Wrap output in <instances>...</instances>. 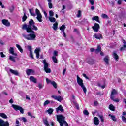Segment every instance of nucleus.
Segmentation results:
<instances>
[{
    "label": "nucleus",
    "mask_w": 126,
    "mask_h": 126,
    "mask_svg": "<svg viewBox=\"0 0 126 126\" xmlns=\"http://www.w3.org/2000/svg\"><path fill=\"white\" fill-rule=\"evenodd\" d=\"M53 28L54 30H58V22H55V23L53 24Z\"/></svg>",
    "instance_id": "30"
},
{
    "label": "nucleus",
    "mask_w": 126,
    "mask_h": 126,
    "mask_svg": "<svg viewBox=\"0 0 126 126\" xmlns=\"http://www.w3.org/2000/svg\"><path fill=\"white\" fill-rule=\"evenodd\" d=\"M29 10L30 13L31 15H32V16H35V13L32 12V9H29Z\"/></svg>",
    "instance_id": "49"
},
{
    "label": "nucleus",
    "mask_w": 126,
    "mask_h": 126,
    "mask_svg": "<svg viewBox=\"0 0 126 126\" xmlns=\"http://www.w3.org/2000/svg\"><path fill=\"white\" fill-rule=\"evenodd\" d=\"M50 103L51 102H50V100H47L44 102L43 106H47V105H49V104H50Z\"/></svg>",
    "instance_id": "44"
},
{
    "label": "nucleus",
    "mask_w": 126,
    "mask_h": 126,
    "mask_svg": "<svg viewBox=\"0 0 126 126\" xmlns=\"http://www.w3.org/2000/svg\"><path fill=\"white\" fill-rule=\"evenodd\" d=\"M53 99H54V100H56V101H58L59 102H62L63 101V97L61 96H56V95H52L51 96Z\"/></svg>",
    "instance_id": "9"
},
{
    "label": "nucleus",
    "mask_w": 126,
    "mask_h": 126,
    "mask_svg": "<svg viewBox=\"0 0 126 126\" xmlns=\"http://www.w3.org/2000/svg\"><path fill=\"white\" fill-rule=\"evenodd\" d=\"M0 56L1 58H5V55L3 54V52H0Z\"/></svg>",
    "instance_id": "60"
},
{
    "label": "nucleus",
    "mask_w": 126,
    "mask_h": 126,
    "mask_svg": "<svg viewBox=\"0 0 126 126\" xmlns=\"http://www.w3.org/2000/svg\"><path fill=\"white\" fill-rule=\"evenodd\" d=\"M94 36L95 39H98V40H101V39H103V36H102V34L100 33H95L94 34Z\"/></svg>",
    "instance_id": "17"
},
{
    "label": "nucleus",
    "mask_w": 126,
    "mask_h": 126,
    "mask_svg": "<svg viewBox=\"0 0 126 126\" xmlns=\"http://www.w3.org/2000/svg\"><path fill=\"white\" fill-rule=\"evenodd\" d=\"M0 126H9V123L8 121L4 122L0 119Z\"/></svg>",
    "instance_id": "7"
},
{
    "label": "nucleus",
    "mask_w": 126,
    "mask_h": 126,
    "mask_svg": "<svg viewBox=\"0 0 126 126\" xmlns=\"http://www.w3.org/2000/svg\"><path fill=\"white\" fill-rule=\"evenodd\" d=\"M83 114H84V115H85L86 116L89 115V112H88V111H87V110H84Z\"/></svg>",
    "instance_id": "51"
},
{
    "label": "nucleus",
    "mask_w": 126,
    "mask_h": 126,
    "mask_svg": "<svg viewBox=\"0 0 126 126\" xmlns=\"http://www.w3.org/2000/svg\"><path fill=\"white\" fill-rule=\"evenodd\" d=\"M9 71L10 72H11V73L14 74V75H18V74H19L17 70H13L12 69H9Z\"/></svg>",
    "instance_id": "18"
},
{
    "label": "nucleus",
    "mask_w": 126,
    "mask_h": 126,
    "mask_svg": "<svg viewBox=\"0 0 126 126\" xmlns=\"http://www.w3.org/2000/svg\"><path fill=\"white\" fill-rule=\"evenodd\" d=\"M0 116L4 119H7V116H6V115H5L4 113H0Z\"/></svg>",
    "instance_id": "42"
},
{
    "label": "nucleus",
    "mask_w": 126,
    "mask_h": 126,
    "mask_svg": "<svg viewBox=\"0 0 126 126\" xmlns=\"http://www.w3.org/2000/svg\"><path fill=\"white\" fill-rule=\"evenodd\" d=\"M97 116L99 118L101 122L102 123H104V121H105V119L104 118V116L101 114H98Z\"/></svg>",
    "instance_id": "24"
},
{
    "label": "nucleus",
    "mask_w": 126,
    "mask_h": 126,
    "mask_svg": "<svg viewBox=\"0 0 126 126\" xmlns=\"http://www.w3.org/2000/svg\"><path fill=\"white\" fill-rule=\"evenodd\" d=\"M15 58H16V56H9V60L10 61H12V62H14V63H15Z\"/></svg>",
    "instance_id": "31"
},
{
    "label": "nucleus",
    "mask_w": 126,
    "mask_h": 126,
    "mask_svg": "<svg viewBox=\"0 0 126 126\" xmlns=\"http://www.w3.org/2000/svg\"><path fill=\"white\" fill-rule=\"evenodd\" d=\"M71 102H72L73 104H75L76 101H75V96L73 94H72V98L71 99Z\"/></svg>",
    "instance_id": "33"
},
{
    "label": "nucleus",
    "mask_w": 126,
    "mask_h": 126,
    "mask_svg": "<svg viewBox=\"0 0 126 126\" xmlns=\"http://www.w3.org/2000/svg\"><path fill=\"white\" fill-rule=\"evenodd\" d=\"M77 82L80 86V87L83 90V91H84V93L85 94H86V92H87V89H86V87H85V86L84 85V84L83 83V80L82 79L80 78L79 76H77Z\"/></svg>",
    "instance_id": "3"
},
{
    "label": "nucleus",
    "mask_w": 126,
    "mask_h": 126,
    "mask_svg": "<svg viewBox=\"0 0 126 126\" xmlns=\"http://www.w3.org/2000/svg\"><path fill=\"white\" fill-rule=\"evenodd\" d=\"M109 117H110L111 120H112V121H114V122H116L117 121V119L116 118V117L114 115L109 114Z\"/></svg>",
    "instance_id": "36"
},
{
    "label": "nucleus",
    "mask_w": 126,
    "mask_h": 126,
    "mask_svg": "<svg viewBox=\"0 0 126 126\" xmlns=\"http://www.w3.org/2000/svg\"><path fill=\"white\" fill-rule=\"evenodd\" d=\"M16 47H17V48L18 49V50L20 52V53H23V49H22V47H21V46H20V45H19L18 44H16Z\"/></svg>",
    "instance_id": "25"
},
{
    "label": "nucleus",
    "mask_w": 126,
    "mask_h": 126,
    "mask_svg": "<svg viewBox=\"0 0 126 126\" xmlns=\"http://www.w3.org/2000/svg\"><path fill=\"white\" fill-rule=\"evenodd\" d=\"M109 3H110L112 7H114V6H115V1L109 2Z\"/></svg>",
    "instance_id": "57"
},
{
    "label": "nucleus",
    "mask_w": 126,
    "mask_h": 126,
    "mask_svg": "<svg viewBox=\"0 0 126 126\" xmlns=\"http://www.w3.org/2000/svg\"><path fill=\"white\" fill-rule=\"evenodd\" d=\"M2 23L5 26H10V23H9V22L7 20H2Z\"/></svg>",
    "instance_id": "16"
},
{
    "label": "nucleus",
    "mask_w": 126,
    "mask_h": 126,
    "mask_svg": "<svg viewBox=\"0 0 126 126\" xmlns=\"http://www.w3.org/2000/svg\"><path fill=\"white\" fill-rule=\"evenodd\" d=\"M92 28L94 32H98L100 29V25L95 23H94V26L92 27Z\"/></svg>",
    "instance_id": "6"
},
{
    "label": "nucleus",
    "mask_w": 126,
    "mask_h": 126,
    "mask_svg": "<svg viewBox=\"0 0 126 126\" xmlns=\"http://www.w3.org/2000/svg\"><path fill=\"white\" fill-rule=\"evenodd\" d=\"M40 51H41V48H36L34 51V53L36 55L37 59H39L40 57Z\"/></svg>",
    "instance_id": "15"
},
{
    "label": "nucleus",
    "mask_w": 126,
    "mask_h": 126,
    "mask_svg": "<svg viewBox=\"0 0 126 126\" xmlns=\"http://www.w3.org/2000/svg\"><path fill=\"white\" fill-rule=\"evenodd\" d=\"M28 49L30 52L29 57L31 59H34V56H33V52H32V47L31 46H28Z\"/></svg>",
    "instance_id": "10"
},
{
    "label": "nucleus",
    "mask_w": 126,
    "mask_h": 126,
    "mask_svg": "<svg viewBox=\"0 0 126 126\" xmlns=\"http://www.w3.org/2000/svg\"><path fill=\"white\" fill-rule=\"evenodd\" d=\"M76 16L78 18H79V17H81V11L78 10Z\"/></svg>",
    "instance_id": "46"
},
{
    "label": "nucleus",
    "mask_w": 126,
    "mask_h": 126,
    "mask_svg": "<svg viewBox=\"0 0 126 126\" xmlns=\"http://www.w3.org/2000/svg\"><path fill=\"white\" fill-rule=\"evenodd\" d=\"M101 49H102V47H101V46H100V45H98L97 49H95V54H98V53H100V52H101V51H102Z\"/></svg>",
    "instance_id": "19"
},
{
    "label": "nucleus",
    "mask_w": 126,
    "mask_h": 126,
    "mask_svg": "<svg viewBox=\"0 0 126 126\" xmlns=\"http://www.w3.org/2000/svg\"><path fill=\"white\" fill-rule=\"evenodd\" d=\"M48 2V6L49 8H53V4L52 3V0H47Z\"/></svg>",
    "instance_id": "27"
},
{
    "label": "nucleus",
    "mask_w": 126,
    "mask_h": 126,
    "mask_svg": "<svg viewBox=\"0 0 126 126\" xmlns=\"http://www.w3.org/2000/svg\"><path fill=\"white\" fill-rule=\"evenodd\" d=\"M52 59L54 63H58V59H57V58L56 57L53 56L52 57Z\"/></svg>",
    "instance_id": "39"
},
{
    "label": "nucleus",
    "mask_w": 126,
    "mask_h": 126,
    "mask_svg": "<svg viewBox=\"0 0 126 126\" xmlns=\"http://www.w3.org/2000/svg\"><path fill=\"white\" fill-rule=\"evenodd\" d=\"M27 19V16H26V13L25 12H24V16L22 17V21L24 22Z\"/></svg>",
    "instance_id": "35"
},
{
    "label": "nucleus",
    "mask_w": 126,
    "mask_h": 126,
    "mask_svg": "<svg viewBox=\"0 0 126 126\" xmlns=\"http://www.w3.org/2000/svg\"><path fill=\"white\" fill-rule=\"evenodd\" d=\"M122 120L123 122H124V123H126V118L125 116H122Z\"/></svg>",
    "instance_id": "56"
},
{
    "label": "nucleus",
    "mask_w": 126,
    "mask_h": 126,
    "mask_svg": "<svg viewBox=\"0 0 126 126\" xmlns=\"http://www.w3.org/2000/svg\"><path fill=\"white\" fill-rule=\"evenodd\" d=\"M112 57H113V58H114L115 61H116L117 62H118V61H119V56L117 54V52L113 51V54H112Z\"/></svg>",
    "instance_id": "13"
},
{
    "label": "nucleus",
    "mask_w": 126,
    "mask_h": 126,
    "mask_svg": "<svg viewBox=\"0 0 126 126\" xmlns=\"http://www.w3.org/2000/svg\"><path fill=\"white\" fill-rule=\"evenodd\" d=\"M122 92L123 94V95H125V96H126V91L125 89H121Z\"/></svg>",
    "instance_id": "55"
},
{
    "label": "nucleus",
    "mask_w": 126,
    "mask_h": 126,
    "mask_svg": "<svg viewBox=\"0 0 126 126\" xmlns=\"http://www.w3.org/2000/svg\"><path fill=\"white\" fill-rule=\"evenodd\" d=\"M89 2L91 3V5H93L94 4V0H89Z\"/></svg>",
    "instance_id": "62"
},
{
    "label": "nucleus",
    "mask_w": 126,
    "mask_h": 126,
    "mask_svg": "<svg viewBox=\"0 0 126 126\" xmlns=\"http://www.w3.org/2000/svg\"><path fill=\"white\" fill-rule=\"evenodd\" d=\"M123 43L124 44L123 46L120 49V51H125L126 50V40H123Z\"/></svg>",
    "instance_id": "21"
},
{
    "label": "nucleus",
    "mask_w": 126,
    "mask_h": 126,
    "mask_svg": "<svg viewBox=\"0 0 126 126\" xmlns=\"http://www.w3.org/2000/svg\"><path fill=\"white\" fill-rule=\"evenodd\" d=\"M88 63L89 64H91V65H92V64H94V60L92 59L89 60V61H88Z\"/></svg>",
    "instance_id": "38"
},
{
    "label": "nucleus",
    "mask_w": 126,
    "mask_h": 126,
    "mask_svg": "<svg viewBox=\"0 0 126 126\" xmlns=\"http://www.w3.org/2000/svg\"><path fill=\"white\" fill-rule=\"evenodd\" d=\"M109 109L111 111H115V106L113 104L109 105Z\"/></svg>",
    "instance_id": "41"
},
{
    "label": "nucleus",
    "mask_w": 126,
    "mask_h": 126,
    "mask_svg": "<svg viewBox=\"0 0 126 126\" xmlns=\"http://www.w3.org/2000/svg\"><path fill=\"white\" fill-rule=\"evenodd\" d=\"M14 8H15L14 6H12L10 7L9 8V10L10 12H13V10H14Z\"/></svg>",
    "instance_id": "45"
},
{
    "label": "nucleus",
    "mask_w": 126,
    "mask_h": 126,
    "mask_svg": "<svg viewBox=\"0 0 126 126\" xmlns=\"http://www.w3.org/2000/svg\"><path fill=\"white\" fill-rule=\"evenodd\" d=\"M56 110L57 114H59V112H61V113H63V112H64V109H63V106L61 105H59L58 107L56 108Z\"/></svg>",
    "instance_id": "8"
},
{
    "label": "nucleus",
    "mask_w": 126,
    "mask_h": 126,
    "mask_svg": "<svg viewBox=\"0 0 126 126\" xmlns=\"http://www.w3.org/2000/svg\"><path fill=\"white\" fill-rule=\"evenodd\" d=\"M73 32L76 33V34H79V31L77 29H74Z\"/></svg>",
    "instance_id": "54"
},
{
    "label": "nucleus",
    "mask_w": 126,
    "mask_h": 126,
    "mask_svg": "<svg viewBox=\"0 0 126 126\" xmlns=\"http://www.w3.org/2000/svg\"><path fill=\"white\" fill-rule=\"evenodd\" d=\"M49 21L50 22H56V18L54 17H49Z\"/></svg>",
    "instance_id": "40"
},
{
    "label": "nucleus",
    "mask_w": 126,
    "mask_h": 126,
    "mask_svg": "<svg viewBox=\"0 0 126 126\" xmlns=\"http://www.w3.org/2000/svg\"><path fill=\"white\" fill-rule=\"evenodd\" d=\"M44 66V71L46 73H51L52 72V70H51V68H49V64L47 63V61L45 59L43 61Z\"/></svg>",
    "instance_id": "4"
},
{
    "label": "nucleus",
    "mask_w": 126,
    "mask_h": 126,
    "mask_svg": "<svg viewBox=\"0 0 126 126\" xmlns=\"http://www.w3.org/2000/svg\"><path fill=\"white\" fill-rule=\"evenodd\" d=\"M12 107L14 108V110H15V111H20L21 114H24V109H23V108L21 106L15 104H12Z\"/></svg>",
    "instance_id": "5"
},
{
    "label": "nucleus",
    "mask_w": 126,
    "mask_h": 126,
    "mask_svg": "<svg viewBox=\"0 0 126 126\" xmlns=\"http://www.w3.org/2000/svg\"><path fill=\"white\" fill-rule=\"evenodd\" d=\"M63 34V36L65 38V39H66V34H65V32H62Z\"/></svg>",
    "instance_id": "61"
},
{
    "label": "nucleus",
    "mask_w": 126,
    "mask_h": 126,
    "mask_svg": "<svg viewBox=\"0 0 126 126\" xmlns=\"http://www.w3.org/2000/svg\"><path fill=\"white\" fill-rule=\"evenodd\" d=\"M9 53L11 54L14 57H17V54L16 53H14V48L13 47H10L9 50Z\"/></svg>",
    "instance_id": "11"
},
{
    "label": "nucleus",
    "mask_w": 126,
    "mask_h": 126,
    "mask_svg": "<svg viewBox=\"0 0 126 126\" xmlns=\"http://www.w3.org/2000/svg\"><path fill=\"white\" fill-rule=\"evenodd\" d=\"M38 87L40 89H42V88H43V87H44V86H43V84L39 83L38 84Z\"/></svg>",
    "instance_id": "59"
},
{
    "label": "nucleus",
    "mask_w": 126,
    "mask_h": 126,
    "mask_svg": "<svg viewBox=\"0 0 126 126\" xmlns=\"http://www.w3.org/2000/svg\"><path fill=\"white\" fill-rule=\"evenodd\" d=\"M94 123L95 126H99V124H100V120H99V118L97 117H95L94 118Z\"/></svg>",
    "instance_id": "12"
},
{
    "label": "nucleus",
    "mask_w": 126,
    "mask_h": 126,
    "mask_svg": "<svg viewBox=\"0 0 126 126\" xmlns=\"http://www.w3.org/2000/svg\"><path fill=\"white\" fill-rule=\"evenodd\" d=\"M43 123L46 126H50V124H49V122L48 121V119L46 118L43 119Z\"/></svg>",
    "instance_id": "26"
},
{
    "label": "nucleus",
    "mask_w": 126,
    "mask_h": 126,
    "mask_svg": "<svg viewBox=\"0 0 126 126\" xmlns=\"http://www.w3.org/2000/svg\"><path fill=\"white\" fill-rule=\"evenodd\" d=\"M57 119L58 122L59 123L60 126H63L65 125V126H68V124L65 121V117L62 115H57Z\"/></svg>",
    "instance_id": "2"
},
{
    "label": "nucleus",
    "mask_w": 126,
    "mask_h": 126,
    "mask_svg": "<svg viewBox=\"0 0 126 126\" xmlns=\"http://www.w3.org/2000/svg\"><path fill=\"white\" fill-rule=\"evenodd\" d=\"M118 94V91L116 90V89H112V91L111 92V94L110 96V98H112V99L115 97V95H117Z\"/></svg>",
    "instance_id": "14"
},
{
    "label": "nucleus",
    "mask_w": 126,
    "mask_h": 126,
    "mask_svg": "<svg viewBox=\"0 0 126 126\" xmlns=\"http://www.w3.org/2000/svg\"><path fill=\"white\" fill-rule=\"evenodd\" d=\"M47 113H48L49 115H52L53 114V112H54V109L49 108L47 110Z\"/></svg>",
    "instance_id": "34"
},
{
    "label": "nucleus",
    "mask_w": 126,
    "mask_h": 126,
    "mask_svg": "<svg viewBox=\"0 0 126 126\" xmlns=\"http://www.w3.org/2000/svg\"><path fill=\"white\" fill-rule=\"evenodd\" d=\"M31 73V69H28L26 70V74L27 75H30Z\"/></svg>",
    "instance_id": "47"
},
{
    "label": "nucleus",
    "mask_w": 126,
    "mask_h": 126,
    "mask_svg": "<svg viewBox=\"0 0 126 126\" xmlns=\"http://www.w3.org/2000/svg\"><path fill=\"white\" fill-rule=\"evenodd\" d=\"M46 82H47V84H50V83L51 84L52 82H53V81H51V80H50L48 78H46Z\"/></svg>",
    "instance_id": "50"
},
{
    "label": "nucleus",
    "mask_w": 126,
    "mask_h": 126,
    "mask_svg": "<svg viewBox=\"0 0 126 126\" xmlns=\"http://www.w3.org/2000/svg\"><path fill=\"white\" fill-rule=\"evenodd\" d=\"M20 120L24 122V123H26V122H27V120L25 117H21V118H20Z\"/></svg>",
    "instance_id": "48"
},
{
    "label": "nucleus",
    "mask_w": 126,
    "mask_h": 126,
    "mask_svg": "<svg viewBox=\"0 0 126 126\" xmlns=\"http://www.w3.org/2000/svg\"><path fill=\"white\" fill-rule=\"evenodd\" d=\"M74 105H75L76 109H77V110H78L79 109V105H78V104H77V103H76V102H75V103H73Z\"/></svg>",
    "instance_id": "58"
},
{
    "label": "nucleus",
    "mask_w": 126,
    "mask_h": 126,
    "mask_svg": "<svg viewBox=\"0 0 126 126\" xmlns=\"http://www.w3.org/2000/svg\"><path fill=\"white\" fill-rule=\"evenodd\" d=\"M65 25H63L60 28V30L62 31V32H64V30H65Z\"/></svg>",
    "instance_id": "29"
},
{
    "label": "nucleus",
    "mask_w": 126,
    "mask_h": 126,
    "mask_svg": "<svg viewBox=\"0 0 126 126\" xmlns=\"http://www.w3.org/2000/svg\"><path fill=\"white\" fill-rule=\"evenodd\" d=\"M104 61L106 64H109V56H107L104 58Z\"/></svg>",
    "instance_id": "28"
},
{
    "label": "nucleus",
    "mask_w": 126,
    "mask_h": 126,
    "mask_svg": "<svg viewBox=\"0 0 126 126\" xmlns=\"http://www.w3.org/2000/svg\"><path fill=\"white\" fill-rule=\"evenodd\" d=\"M22 29L26 30L27 33H32L29 34H22L23 37H24L27 40L30 41H35L36 39V34L34 31L38 30V27L35 25V23L33 19H31L29 21V24H24L23 25Z\"/></svg>",
    "instance_id": "1"
},
{
    "label": "nucleus",
    "mask_w": 126,
    "mask_h": 126,
    "mask_svg": "<svg viewBox=\"0 0 126 126\" xmlns=\"http://www.w3.org/2000/svg\"><path fill=\"white\" fill-rule=\"evenodd\" d=\"M111 100H113L114 102H116V103H119L120 102V100L118 98L115 99V96L113 97V98H110Z\"/></svg>",
    "instance_id": "43"
},
{
    "label": "nucleus",
    "mask_w": 126,
    "mask_h": 126,
    "mask_svg": "<svg viewBox=\"0 0 126 126\" xmlns=\"http://www.w3.org/2000/svg\"><path fill=\"white\" fill-rule=\"evenodd\" d=\"M29 80L30 81L33 82V83H37V79H36V78H35L34 76H30Z\"/></svg>",
    "instance_id": "20"
},
{
    "label": "nucleus",
    "mask_w": 126,
    "mask_h": 126,
    "mask_svg": "<svg viewBox=\"0 0 126 126\" xmlns=\"http://www.w3.org/2000/svg\"><path fill=\"white\" fill-rule=\"evenodd\" d=\"M42 18H43V17L42 16V14L37 15L36 19H37L38 21L39 22H42L43 21V20H42Z\"/></svg>",
    "instance_id": "22"
},
{
    "label": "nucleus",
    "mask_w": 126,
    "mask_h": 126,
    "mask_svg": "<svg viewBox=\"0 0 126 126\" xmlns=\"http://www.w3.org/2000/svg\"><path fill=\"white\" fill-rule=\"evenodd\" d=\"M92 20L93 21H94L95 20V21H97V22H98V23H100V21L99 20V17L98 16H93L92 17Z\"/></svg>",
    "instance_id": "23"
},
{
    "label": "nucleus",
    "mask_w": 126,
    "mask_h": 126,
    "mask_svg": "<svg viewBox=\"0 0 126 126\" xmlns=\"http://www.w3.org/2000/svg\"><path fill=\"white\" fill-rule=\"evenodd\" d=\"M101 17H102V18H103L104 19H109V17H108V15H107L106 14H102Z\"/></svg>",
    "instance_id": "37"
},
{
    "label": "nucleus",
    "mask_w": 126,
    "mask_h": 126,
    "mask_svg": "<svg viewBox=\"0 0 126 126\" xmlns=\"http://www.w3.org/2000/svg\"><path fill=\"white\" fill-rule=\"evenodd\" d=\"M49 15L51 17H53V16H54V12H53L52 10H50L49 11Z\"/></svg>",
    "instance_id": "53"
},
{
    "label": "nucleus",
    "mask_w": 126,
    "mask_h": 126,
    "mask_svg": "<svg viewBox=\"0 0 126 126\" xmlns=\"http://www.w3.org/2000/svg\"><path fill=\"white\" fill-rule=\"evenodd\" d=\"M35 13L36 14V15H39L40 14H41L40 10H39L38 9H35Z\"/></svg>",
    "instance_id": "52"
},
{
    "label": "nucleus",
    "mask_w": 126,
    "mask_h": 126,
    "mask_svg": "<svg viewBox=\"0 0 126 126\" xmlns=\"http://www.w3.org/2000/svg\"><path fill=\"white\" fill-rule=\"evenodd\" d=\"M54 56H58V51H55L54 52Z\"/></svg>",
    "instance_id": "64"
},
{
    "label": "nucleus",
    "mask_w": 126,
    "mask_h": 126,
    "mask_svg": "<svg viewBox=\"0 0 126 126\" xmlns=\"http://www.w3.org/2000/svg\"><path fill=\"white\" fill-rule=\"evenodd\" d=\"M43 13H44L46 18H47L48 17V14H47V12H46V11H43Z\"/></svg>",
    "instance_id": "63"
},
{
    "label": "nucleus",
    "mask_w": 126,
    "mask_h": 126,
    "mask_svg": "<svg viewBox=\"0 0 126 126\" xmlns=\"http://www.w3.org/2000/svg\"><path fill=\"white\" fill-rule=\"evenodd\" d=\"M51 85H53L54 88H58V85H57V83H56V82H55L54 81H52V82H51Z\"/></svg>",
    "instance_id": "32"
}]
</instances>
